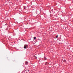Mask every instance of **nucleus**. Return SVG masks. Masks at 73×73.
<instances>
[{
  "mask_svg": "<svg viewBox=\"0 0 73 73\" xmlns=\"http://www.w3.org/2000/svg\"><path fill=\"white\" fill-rule=\"evenodd\" d=\"M24 9H26V7H24Z\"/></svg>",
  "mask_w": 73,
  "mask_h": 73,
  "instance_id": "423d86ee",
  "label": "nucleus"
},
{
  "mask_svg": "<svg viewBox=\"0 0 73 73\" xmlns=\"http://www.w3.org/2000/svg\"><path fill=\"white\" fill-rule=\"evenodd\" d=\"M33 38L34 40H36V37H34Z\"/></svg>",
  "mask_w": 73,
  "mask_h": 73,
  "instance_id": "7ed1b4c3",
  "label": "nucleus"
},
{
  "mask_svg": "<svg viewBox=\"0 0 73 73\" xmlns=\"http://www.w3.org/2000/svg\"><path fill=\"white\" fill-rule=\"evenodd\" d=\"M25 64L26 65H27L28 64V62H25Z\"/></svg>",
  "mask_w": 73,
  "mask_h": 73,
  "instance_id": "f03ea898",
  "label": "nucleus"
},
{
  "mask_svg": "<svg viewBox=\"0 0 73 73\" xmlns=\"http://www.w3.org/2000/svg\"><path fill=\"white\" fill-rule=\"evenodd\" d=\"M44 60H46V58H44Z\"/></svg>",
  "mask_w": 73,
  "mask_h": 73,
  "instance_id": "39448f33",
  "label": "nucleus"
},
{
  "mask_svg": "<svg viewBox=\"0 0 73 73\" xmlns=\"http://www.w3.org/2000/svg\"><path fill=\"white\" fill-rule=\"evenodd\" d=\"M28 48V45H24V49H26Z\"/></svg>",
  "mask_w": 73,
  "mask_h": 73,
  "instance_id": "f257e3e1",
  "label": "nucleus"
},
{
  "mask_svg": "<svg viewBox=\"0 0 73 73\" xmlns=\"http://www.w3.org/2000/svg\"><path fill=\"white\" fill-rule=\"evenodd\" d=\"M57 37H58V35H57V36H56V38H57Z\"/></svg>",
  "mask_w": 73,
  "mask_h": 73,
  "instance_id": "20e7f679",
  "label": "nucleus"
}]
</instances>
